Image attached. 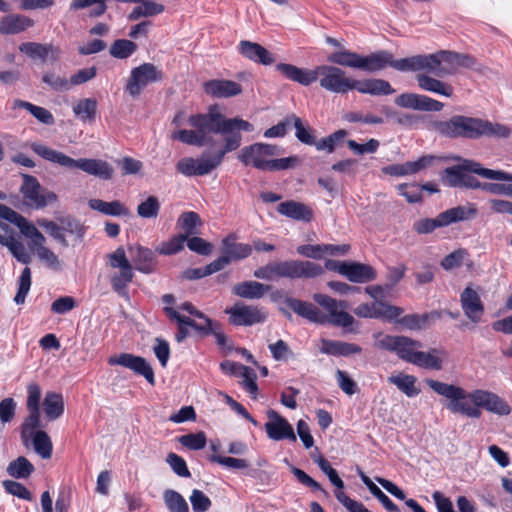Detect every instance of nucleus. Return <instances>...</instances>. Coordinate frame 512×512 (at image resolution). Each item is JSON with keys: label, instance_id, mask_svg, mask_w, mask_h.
<instances>
[{"label": "nucleus", "instance_id": "c03bdc74", "mask_svg": "<svg viewBox=\"0 0 512 512\" xmlns=\"http://www.w3.org/2000/svg\"><path fill=\"white\" fill-rule=\"evenodd\" d=\"M13 108H23L32 114L39 122L52 125L54 123V117L52 113L46 108L34 105L30 102L16 99L13 101Z\"/></svg>", "mask_w": 512, "mask_h": 512}, {"label": "nucleus", "instance_id": "5701e85b", "mask_svg": "<svg viewBox=\"0 0 512 512\" xmlns=\"http://www.w3.org/2000/svg\"><path fill=\"white\" fill-rule=\"evenodd\" d=\"M343 276L354 283H366L376 279V271L367 264L358 262H347L343 266Z\"/></svg>", "mask_w": 512, "mask_h": 512}, {"label": "nucleus", "instance_id": "774afa93", "mask_svg": "<svg viewBox=\"0 0 512 512\" xmlns=\"http://www.w3.org/2000/svg\"><path fill=\"white\" fill-rule=\"evenodd\" d=\"M5 491L20 499L31 501L32 493L20 482L14 480H4L2 483Z\"/></svg>", "mask_w": 512, "mask_h": 512}, {"label": "nucleus", "instance_id": "f03ea898", "mask_svg": "<svg viewBox=\"0 0 512 512\" xmlns=\"http://www.w3.org/2000/svg\"><path fill=\"white\" fill-rule=\"evenodd\" d=\"M189 124L194 127L193 130H179L173 133L172 138L182 143L195 146L215 145V134L223 137L224 144L226 139L234 136L239 139L241 144V132H251L254 127L248 121L240 118H226L217 111L216 107H210L208 113L191 115L188 119Z\"/></svg>", "mask_w": 512, "mask_h": 512}, {"label": "nucleus", "instance_id": "bb28decb", "mask_svg": "<svg viewBox=\"0 0 512 512\" xmlns=\"http://www.w3.org/2000/svg\"><path fill=\"white\" fill-rule=\"evenodd\" d=\"M477 214L475 204L468 203L447 209L440 213L444 226L473 219Z\"/></svg>", "mask_w": 512, "mask_h": 512}, {"label": "nucleus", "instance_id": "603ef678", "mask_svg": "<svg viewBox=\"0 0 512 512\" xmlns=\"http://www.w3.org/2000/svg\"><path fill=\"white\" fill-rule=\"evenodd\" d=\"M29 415L26 417L21 428V438L25 445L35 434L36 429L40 427V410H28Z\"/></svg>", "mask_w": 512, "mask_h": 512}, {"label": "nucleus", "instance_id": "37998d69", "mask_svg": "<svg viewBox=\"0 0 512 512\" xmlns=\"http://www.w3.org/2000/svg\"><path fill=\"white\" fill-rule=\"evenodd\" d=\"M375 480L391 495L399 500H405V504L413 512H426L424 508L414 499H406L405 493L396 484L382 477H375Z\"/></svg>", "mask_w": 512, "mask_h": 512}, {"label": "nucleus", "instance_id": "0e129e2a", "mask_svg": "<svg viewBox=\"0 0 512 512\" xmlns=\"http://www.w3.org/2000/svg\"><path fill=\"white\" fill-rule=\"evenodd\" d=\"M178 441L182 446L190 450H200L206 446L207 438L204 432H198L182 435Z\"/></svg>", "mask_w": 512, "mask_h": 512}, {"label": "nucleus", "instance_id": "4be33fe9", "mask_svg": "<svg viewBox=\"0 0 512 512\" xmlns=\"http://www.w3.org/2000/svg\"><path fill=\"white\" fill-rule=\"evenodd\" d=\"M116 2L122 3H138L127 18L130 21H136L140 18L154 17L161 14L164 11V6L152 0H115Z\"/></svg>", "mask_w": 512, "mask_h": 512}, {"label": "nucleus", "instance_id": "69168bd1", "mask_svg": "<svg viewBox=\"0 0 512 512\" xmlns=\"http://www.w3.org/2000/svg\"><path fill=\"white\" fill-rule=\"evenodd\" d=\"M419 69L420 71L424 70L428 73L434 74L437 77H440L439 52L427 55H419Z\"/></svg>", "mask_w": 512, "mask_h": 512}, {"label": "nucleus", "instance_id": "58836bf2", "mask_svg": "<svg viewBox=\"0 0 512 512\" xmlns=\"http://www.w3.org/2000/svg\"><path fill=\"white\" fill-rule=\"evenodd\" d=\"M88 206L95 211L109 216H127L129 210L118 200L106 202L101 199H91Z\"/></svg>", "mask_w": 512, "mask_h": 512}, {"label": "nucleus", "instance_id": "1a4fd4ad", "mask_svg": "<svg viewBox=\"0 0 512 512\" xmlns=\"http://www.w3.org/2000/svg\"><path fill=\"white\" fill-rule=\"evenodd\" d=\"M320 86L332 93L345 94L353 90V79L346 77L344 70L332 65L317 66Z\"/></svg>", "mask_w": 512, "mask_h": 512}, {"label": "nucleus", "instance_id": "4d7b16f0", "mask_svg": "<svg viewBox=\"0 0 512 512\" xmlns=\"http://www.w3.org/2000/svg\"><path fill=\"white\" fill-rule=\"evenodd\" d=\"M31 288V270L26 267L22 270L21 275L18 279V291L14 297V302L17 305L25 303L27 294Z\"/></svg>", "mask_w": 512, "mask_h": 512}, {"label": "nucleus", "instance_id": "f704fd0d", "mask_svg": "<svg viewBox=\"0 0 512 512\" xmlns=\"http://www.w3.org/2000/svg\"><path fill=\"white\" fill-rule=\"evenodd\" d=\"M19 50L29 56L32 59H40L45 61L46 58L51 54L57 57L59 50L51 44H41L36 42H25L19 46Z\"/></svg>", "mask_w": 512, "mask_h": 512}, {"label": "nucleus", "instance_id": "9b49d317", "mask_svg": "<svg viewBox=\"0 0 512 512\" xmlns=\"http://www.w3.org/2000/svg\"><path fill=\"white\" fill-rule=\"evenodd\" d=\"M32 150L36 154L50 162L57 163L65 168H76L89 175L92 174L96 162V159L92 158L73 159L62 152L51 149L42 144H33Z\"/></svg>", "mask_w": 512, "mask_h": 512}, {"label": "nucleus", "instance_id": "f257e3e1", "mask_svg": "<svg viewBox=\"0 0 512 512\" xmlns=\"http://www.w3.org/2000/svg\"><path fill=\"white\" fill-rule=\"evenodd\" d=\"M426 384L437 395L447 400L446 408L451 413L469 418H479L482 414L480 408L500 416L511 413L509 404L491 391L475 389L468 392L461 386L434 379H426Z\"/></svg>", "mask_w": 512, "mask_h": 512}, {"label": "nucleus", "instance_id": "338daca9", "mask_svg": "<svg viewBox=\"0 0 512 512\" xmlns=\"http://www.w3.org/2000/svg\"><path fill=\"white\" fill-rule=\"evenodd\" d=\"M445 227L439 214L436 218H423L417 220L413 224V229L418 234H428L433 232L436 228Z\"/></svg>", "mask_w": 512, "mask_h": 512}, {"label": "nucleus", "instance_id": "c85d7f7f", "mask_svg": "<svg viewBox=\"0 0 512 512\" xmlns=\"http://www.w3.org/2000/svg\"><path fill=\"white\" fill-rule=\"evenodd\" d=\"M16 226L23 236L30 239L29 247L35 254L40 252L41 248H47L45 246L46 238L44 235L25 217L21 216Z\"/></svg>", "mask_w": 512, "mask_h": 512}, {"label": "nucleus", "instance_id": "3c124183", "mask_svg": "<svg viewBox=\"0 0 512 512\" xmlns=\"http://www.w3.org/2000/svg\"><path fill=\"white\" fill-rule=\"evenodd\" d=\"M328 60L334 64L359 69L361 55L348 50L332 53Z\"/></svg>", "mask_w": 512, "mask_h": 512}, {"label": "nucleus", "instance_id": "e433bc0d", "mask_svg": "<svg viewBox=\"0 0 512 512\" xmlns=\"http://www.w3.org/2000/svg\"><path fill=\"white\" fill-rule=\"evenodd\" d=\"M164 311L171 320H174L178 323V326L183 325L187 328L192 327L196 330L205 331L207 334L213 330L212 321L209 318H205V320H202V323L198 324L191 318L181 315L178 310L170 306H165Z\"/></svg>", "mask_w": 512, "mask_h": 512}, {"label": "nucleus", "instance_id": "7ed1b4c3", "mask_svg": "<svg viewBox=\"0 0 512 512\" xmlns=\"http://www.w3.org/2000/svg\"><path fill=\"white\" fill-rule=\"evenodd\" d=\"M431 127L441 136L451 139L478 140L486 137L501 140L512 135V128L509 125L465 115H454L448 120L434 121Z\"/></svg>", "mask_w": 512, "mask_h": 512}, {"label": "nucleus", "instance_id": "6ab92c4d", "mask_svg": "<svg viewBox=\"0 0 512 512\" xmlns=\"http://www.w3.org/2000/svg\"><path fill=\"white\" fill-rule=\"evenodd\" d=\"M220 368L225 374L241 378L242 385L252 394V398H256V383L252 368L230 360L223 361Z\"/></svg>", "mask_w": 512, "mask_h": 512}, {"label": "nucleus", "instance_id": "4c0bfd02", "mask_svg": "<svg viewBox=\"0 0 512 512\" xmlns=\"http://www.w3.org/2000/svg\"><path fill=\"white\" fill-rule=\"evenodd\" d=\"M0 244L7 247L19 262L23 264H29L31 262L30 254L23 243L16 238L15 233L0 235Z\"/></svg>", "mask_w": 512, "mask_h": 512}, {"label": "nucleus", "instance_id": "bf43d9fd", "mask_svg": "<svg viewBox=\"0 0 512 512\" xmlns=\"http://www.w3.org/2000/svg\"><path fill=\"white\" fill-rule=\"evenodd\" d=\"M186 235H175L170 238L168 241L162 242L157 248L156 251L161 255H172L181 251L184 247V243L186 242Z\"/></svg>", "mask_w": 512, "mask_h": 512}, {"label": "nucleus", "instance_id": "09e8293b", "mask_svg": "<svg viewBox=\"0 0 512 512\" xmlns=\"http://www.w3.org/2000/svg\"><path fill=\"white\" fill-rule=\"evenodd\" d=\"M163 499L169 512H189L188 503L177 491L172 489L165 490Z\"/></svg>", "mask_w": 512, "mask_h": 512}, {"label": "nucleus", "instance_id": "cd10ccee", "mask_svg": "<svg viewBox=\"0 0 512 512\" xmlns=\"http://www.w3.org/2000/svg\"><path fill=\"white\" fill-rule=\"evenodd\" d=\"M447 354L442 349H431L428 352L418 351L413 360V365L430 370H441Z\"/></svg>", "mask_w": 512, "mask_h": 512}, {"label": "nucleus", "instance_id": "c756f323", "mask_svg": "<svg viewBox=\"0 0 512 512\" xmlns=\"http://www.w3.org/2000/svg\"><path fill=\"white\" fill-rule=\"evenodd\" d=\"M34 25V21L27 16L11 14L0 20V34H18Z\"/></svg>", "mask_w": 512, "mask_h": 512}, {"label": "nucleus", "instance_id": "473e14b6", "mask_svg": "<svg viewBox=\"0 0 512 512\" xmlns=\"http://www.w3.org/2000/svg\"><path fill=\"white\" fill-rule=\"evenodd\" d=\"M277 211L286 217L298 221H310L312 218V211L306 205L293 200L281 202L277 207Z\"/></svg>", "mask_w": 512, "mask_h": 512}, {"label": "nucleus", "instance_id": "a211bd4d", "mask_svg": "<svg viewBox=\"0 0 512 512\" xmlns=\"http://www.w3.org/2000/svg\"><path fill=\"white\" fill-rule=\"evenodd\" d=\"M435 159L432 155H424L416 161L385 166L382 168V172L386 175L397 177L414 175L432 165Z\"/></svg>", "mask_w": 512, "mask_h": 512}, {"label": "nucleus", "instance_id": "2f4dec72", "mask_svg": "<svg viewBox=\"0 0 512 512\" xmlns=\"http://www.w3.org/2000/svg\"><path fill=\"white\" fill-rule=\"evenodd\" d=\"M416 80L418 86L424 91L445 97H451L453 95L454 89L450 84L433 78L427 74H417Z\"/></svg>", "mask_w": 512, "mask_h": 512}, {"label": "nucleus", "instance_id": "b1692460", "mask_svg": "<svg viewBox=\"0 0 512 512\" xmlns=\"http://www.w3.org/2000/svg\"><path fill=\"white\" fill-rule=\"evenodd\" d=\"M207 94L217 98H227L241 93V86L231 80H210L204 83Z\"/></svg>", "mask_w": 512, "mask_h": 512}, {"label": "nucleus", "instance_id": "2eb2a0df", "mask_svg": "<svg viewBox=\"0 0 512 512\" xmlns=\"http://www.w3.org/2000/svg\"><path fill=\"white\" fill-rule=\"evenodd\" d=\"M268 422L264 427L268 437L274 441H281L284 439L292 442L296 441V435L292 425L279 413L274 410L267 412Z\"/></svg>", "mask_w": 512, "mask_h": 512}, {"label": "nucleus", "instance_id": "864d4df0", "mask_svg": "<svg viewBox=\"0 0 512 512\" xmlns=\"http://www.w3.org/2000/svg\"><path fill=\"white\" fill-rule=\"evenodd\" d=\"M160 201L156 196H148L137 206V214L144 219H153L158 217L160 211Z\"/></svg>", "mask_w": 512, "mask_h": 512}, {"label": "nucleus", "instance_id": "6e6552de", "mask_svg": "<svg viewBox=\"0 0 512 512\" xmlns=\"http://www.w3.org/2000/svg\"><path fill=\"white\" fill-rule=\"evenodd\" d=\"M313 300L326 311V314H324L326 318L325 323L343 328L353 325L355 320L346 311L348 306L345 301L336 300L322 293H315Z\"/></svg>", "mask_w": 512, "mask_h": 512}, {"label": "nucleus", "instance_id": "ddd939ff", "mask_svg": "<svg viewBox=\"0 0 512 512\" xmlns=\"http://www.w3.org/2000/svg\"><path fill=\"white\" fill-rule=\"evenodd\" d=\"M162 73L152 63H143L131 70L130 77L126 84V91L132 97L140 95L142 90L149 84L161 80Z\"/></svg>", "mask_w": 512, "mask_h": 512}, {"label": "nucleus", "instance_id": "a18cd8bd", "mask_svg": "<svg viewBox=\"0 0 512 512\" xmlns=\"http://www.w3.org/2000/svg\"><path fill=\"white\" fill-rule=\"evenodd\" d=\"M34 470L33 464L24 456L11 461L7 466V473L16 479H26Z\"/></svg>", "mask_w": 512, "mask_h": 512}, {"label": "nucleus", "instance_id": "20e7f679", "mask_svg": "<svg viewBox=\"0 0 512 512\" xmlns=\"http://www.w3.org/2000/svg\"><path fill=\"white\" fill-rule=\"evenodd\" d=\"M240 145L239 139L231 136L226 139V144L222 149L214 153L204 152L197 159L193 157L182 158L177 162L176 169L180 174L187 177L207 175L222 163L226 153L238 149Z\"/></svg>", "mask_w": 512, "mask_h": 512}, {"label": "nucleus", "instance_id": "393cba45", "mask_svg": "<svg viewBox=\"0 0 512 512\" xmlns=\"http://www.w3.org/2000/svg\"><path fill=\"white\" fill-rule=\"evenodd\" d=\"M353 90L370 95H391L395 92L390 83L383 79L353 80Z\"/></svg>", "mask_w": 512, "mask_h": 512}, {"label": "nucleus", "instance_id": "7c9ffc66", "mask_svg": "<svg viewBox=\"0 0 512 512\" xmlns=\"http://www.w3.org/2000/svg\"><path fill=\"white\" fill-rule=\"evenodd\" d=\"M129 251L135 268L145 274H149L154 270L153 252L143 246H130Z\"/></svg>", "mask_w": 512, "mask_h": 512}, {"label": "nucleus", "instance_id": "a878e982", "mask_svg": "<svg viewBox=\"0 0 512 512\" xmlns=\"http://www.w3.org/2000/svg\"><path fill=\"white\" fill-rule=\"evenodd\" d=\"M393 54L386 50H379L367 56H361L360 70L367 72H376L387 66L391 67Z\"/></svg>", "mask_w": 512, "mask_h": 512}, {"label": "nucleus", "instance_id": "412c9836", "mask_svg": "<svg viewBox=\"0 0 512 512\" xmlns=\"http://www.w3.org/2000/svg\"><path fill=\"white\" fill-rule=\"evenodd\" d=\"M276 69L287 79L308 86L317 80V67L315 69L299 68L292 64H277Z\"/></svg>", "mask_w": 512, "mask_h": 512}, {"label": "nucleus", "instance_id": "49530a36", "mask_svg": "<svg viewBox=\"0 0 512 512\" xmlns=\"http://www.w3.org/2000/svg\"><path fill=\"white\" fill-rule=\"evenodd\" d=\"M202 221L196 212L188 211L180 215L177 221L178 227L183 231L181 235H186V239L189 236L197 234V226H200Z\"/></svg>", "mask_w": 512, "mask_h": 512}, {"label": "nucleus", "instance_id": "f8f14e48", "mask_svg": "<svg viewBox=\"0 0 512 512\" xmlns=\"http://www.w3.org/2000/svg\"><path fill=\"white\" fill-rule=\"evenodd\" d=\"M377 346L395 352L400 359L412 364L422 344L406 336L384 335L378 340Z\"/></svg>", "mask_w": 512, "mask_h": 512}, {"label": "nucleus", "instance_id": "052dcab7", "mask_svg": "<svg viewBox=\"0 0 512 512\" xmlns=\"http://www.w3.org/2000/svg\"><path fill=\"white\" fill-rule=\"evenodd\" d=\"M223 255L228 257L229 263L233 260L245 258L250 253V248L240 243H230L227 239L223 241Z\"/></svg>", "mask_w": 512, "mask_h": 512}, {"label": "nucleus", "instance_id": "423d86ee", "mask_svg": "<svg viewBox=\"0 0 512 512\" xmlns=\"http://www.w3.org/2000/svg\"><path fill=\"white\" fill-rule=\"evenodd\" d=\"M107 265L113 270L110 274V284L113 291L120 297L129 299L127 287L133 281L134 267L128 257L125 249L118 247L112 253L106 255Z\"/></svg>", "mask_w": 512, "mask_h": 512}, {"label": "nucleus", "instance_id": "5fc2aeb1", "mask_svg": "<svg viewBox=\"0 0 512 512\" xmlns=\"http://www.w3.org/2000/svg\"><path fill=\"white\" fill-rule=\"evenodd\" d=\"M137 50V44L127 40L118 39L110 46V55L117 59H126Z\"/></svg>", "mask_w": 512, "mask_h": 512}, {"label": "nucleus", "instance_id": "ea45409f", "mask_svg": "<svg viewBox=\"0 0 512 512\" xmlns=\"http://www.w3.org/2000/svg\"><path fill=\"white\" fill-rule=\"evenodd\" d=\"M225 313L230 315V322L237 325H252L256 322L254 310L241 303H237L231 308H226Z\"/></svg>", "mask_w": 512, "mask_h": 512}, {"label": "nucleus", "instance_id": "c9c22d12", "mask_svg": "<svg viewBox=\"0 0 512 512\" xmlns=\"http://www.w3.org/2000/svg\"><path fill=\"white\" fill-rule=\"evenodd\" d=\"M320 350L324 354L333 356H349L361 352L358 345L335 340H323Z\"/></svg>", "mask_w": 512, "mask_h": 512}, {"label": "nucleus", "instance_id": "13d9d810", "mask_svg": "<svg viewBox=\"0 0 512 512\" xmlns=\"http://www.w3.org/2000/svg\"><path fill=\"white\" fill-rule=\"evenodd\" d=\"M38 226L43 228L51 237L57 240L63 247H68V241L66 235L62 232L61 223L57 224L54 221L47 219H38Z\"/></svg>", "mask_w": 512, "mask_h": 512}, {"label": "nucleus", "instance_id": "e2e57ef3", "mask_svg": "<svg viewBox=\"0 0 512 512\" xmlns=\"http://www.w3.org/2000/svg\"><path fill=\"white\" fill-rule=\"evenodd\" d=\"M294 125L296 130V138L307 145H313L315 143V137L312 135L311 130L303 125L302 120L296 115H290V125Z\"/></svg>", "mask_w": 512, "mask_h": 512}, {"label": "nucleus", "instance_id": "680f3d73", "mask_svg": "<svg viewBox=\"0 0 512 512\" xmlns=\"http://www.w3.org/2000/svg\"><path fill=\"white\" fill-rule=\"evenodd\" d=\"M346 135L347 132L345 130H338L329 136L320 139L319 141L315 140L313 145L319 151H327L328 153H332L335 150L337 143L342 141Z\"/></svg>", "mask_w": 512, "mask_h": 512}, {"label": "nucleus", "instance_id": "39448f33", "mask_svg": "<svg viewBox=\"0 0 512 512\" xmlns=\"http://www.w3.org/2000/svg\"><path fill=\"white\" fill-rule=\"evenodd\" d=\"M324 272L322 266L311 261L288 260L272 262L258 269V278H315Z\"/></svg>", "mask_w": 512, "mask_h": 512}, {"label": "nucleus", "instance_id": "f3484780", "mask_svg": "<svg viewBox=\"0 0 512 512\" xmlns=\"http://www.w3.org/2000/svg\"><path fill=\"white\" fill-rule=\"evenodd\" d=\"M460 304L464 315L473 323L481 321L484 314V304L478 292L467 286L460 294Z\"/></svg>", "mask_w": 512, "mask_h": 512}, {"label": "nucleus", "instance_id": "0eeeda50", "mask_svg": "<svg viewBox=\"0 0 512 512\" xmlns=\"http://www.w3.org/2000/svg\"><path fill=\"white\" fill-rule=\"evenodd\" d=\"M465 172H473L485 179L512 182V173L483 168L480 163L469 159H462L460 164L446 168V182L451 187H462Z\"/></svg>", "mask_w": 512, "mask_h": 512}, {"label": "nucleus", "instance_id": "de8ad7c7", "mask_svg": "<svg viewBox=\"0 0 512 512\" xmlns=\"http://www.w3.org/2000/svg\"><path fill=\"white\" fill-rule=\"evenodd\" d=\"M31 439L36 453L43 459H49L52 455L53 445L48 434L43 430H38Z\"/></svg>", "mask_w": 512, "mask_h": 512}, {"label": "nucleus", "instance_id": "dca6fc26", "mask_svg": "<svg viewBox=\"0 0 512 512\" xmlns=\"http://www.w3.org/2000/svg\"><path fill=\"white\" fill-rule=\"evenodd\" d=\"M440 77L453 75L461 67L472 68L475 64L473 57L467 54L448 50L439 51Z\"/></svg>", "mask_w": 512, "mask_h": 512}, {"label": "nucleus", "instance_id": "8fccbe9b", "mask_svg": "<svg viewBox=\"0 0 512 512\" xmlns=\"http://www.w3.org/2000/svg\"><path fill=\"white\" fill-rule=\"evenodd\" d=\"M403 309L394 305H390L384 301H375V315L374 318L381 319L387 322L397 320L403 314Z\"/></svg>", "mask_w": 512, "mask_h": 512}, {"label": "nucleus", "instance_id": "4468645a", "mask_svg": "<svg viewBox=\"0 0 512 512\" xmlns=\"http://www.w3.org/2000/svg\"><path fill=\"white\" fill-rule=\"evenodd\" d=\"M108 364L119 365L143 376L151 385H154V372L150 364L140 356L130 353H121L109 357Z\"/></svg>", "mask_w": 512, "mask_h": 512}, {"label": "nucleus", "instance_id": "72a5a7b5", "mask_svg": "<svg viewBox=\"0 0 512 512\" xmlns=\"http://www.w3.org/2000/svg\"><path fill=\"white\" fill-rule=\"evenodd\" d=\"M387 381L395 385L409 398L416 397L421 392L420 388L417 386V377L414 375L399 372L396 375L388 377Z\"/></svg>", "mask_w": 512, "mask_h": 512}, {"label": "nucleus", "instance_id": "6e6d98bb", "mask_svg": "<svg viewBox=\"0 0 512 512\" xmlns=\"http://www.w3.org/2000/svg\"><path fill=\"white\" fill-rule=\"evenodd\" d=\"M97 103L94 99L86 98L80 100L73 107L74 114L83 121H92L95 119Z\"/></svg>", "mask_w": 512, "mask_h": 512}, {"label": "nucleus", "instance_id": "79ce46f5", "mask_svg": "<svg viewBox=\"0 0 512 512\" xmlns=\"http://www.w3.org/2000/svg\"><path fill=\"white\" fill-rule=\"evenodd\" d=\"M43 409L49 420L54 421L60 418L64 412L62 395L56 392H47L43 401Z\"/></svg>", "mask_w": 512, "mask_h": 512}, {"label": "nucleus", "instance_id": "a19ab883", "mask_svg": "<svg viewBox=\"0 0 512 512\" xmlns=\"http://www.w3.org/2000/svg\"><path fill=\"white\" fill-rule=\"evenodd\" d=\"M300 160L297 156H289L279 159H265L258 157V170L282 171L288 170L299 165Z\"/></svg>", "mask_w": 512, "mask_h": 512}, {"label": "nucleus", "instance_id": "9d476101", "mask_svg": "<svg viewBox=\"0 0 512 512\" xmlns=\"http://www.w3.org/2000/svg\"><path fill=\"white\" fill-rule=\"evenodd\" d=\"M22 179L20 192L29 206L40 209L57 201V195L43 188L34 176L22 174Z\"/></svg>", "mask_w": 512, "mask_h": 512}, {"label": "nucleus", "instance_id": "aec40b11", "mask_svg": "<svg viewBox=\"0 0 512 512\" xmlns=\"http://www.w3.org/2000/svg\"><path fill=\"white\" fill-rule=\"evenodd\" d=\"M286 305L297 315L317 324H325V315L314 304L292 297H286Z\"/></svg>", "mask_w": 512, "mask_h": 512}]
</instances>
